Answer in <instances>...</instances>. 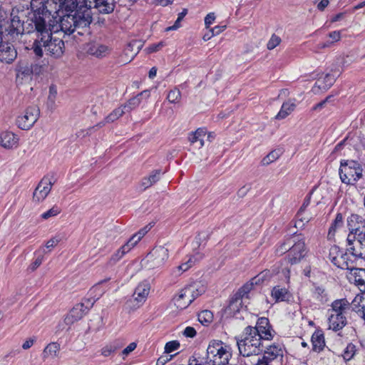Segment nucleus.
I'll return each instance as SVG.
<instances>
[{"label": "nucleus", "instance_id": "nucleus-35", "mask_svg": "<svg viewBox=\"0 0 365 365\" xmlns=\"http://www.w3.org/2000/svg\"><path fill=\"white\" fill-rule=\"evenodd\" d=\"M343 217L341 213L336 215L335 220L331 225L329 232H328V237L329 239H331L334 237L335 233L342 228L343 227Z\"/></svg>", "mask_w": 365, "mask_h": 365}, {"label": "nucleus", "instance_id": "nucleus-61", "mask_svg": "<svg viewBox=\"0 0 365 365\" xmlns=\"http://www.w3.org/2000/svg\"><path fill=\"white\" fill-rule=\"evenodd\" d=\"M272 327L269 324V319L266 317L259 318L256 324L255 327Z\"/></svg>", "mask_w": 365, "mask_h": 365}, {"label": "nucleus", "instance_id": "nucleus-27", "mask_svg": "<svg viewBox=\"0 0 365 365\" xmlns=\"http://www.w3.org/2000/svg\"><path fill=\"white\" fill-rule=\"evenodd\" d=\"M349 302L345 299L335 300L331 304V308L329 310L331 314H338L340 315H344L346 313V310L349 308Z\"/></svg>", "mask_w": 365, "mask_h": 365}, {"label": "nucleus", "instance_id": "nucleus-6", "mask_svg": "<svg viewBox=\"0 0 365 365\" xmlns=\"http://www.w3.org/2000/svg\"><path fill=\"white\" fill-rule=\"evenodd\" d=\"M237 346L240 354L243 356H250L253 355H258L263 351V344L260 337L252 334L247 327H245L242 337L237 340Z\"/></svg>", "mask_w": 365, "mask_h": 365}, {"label": "nucleus", "instance_id": "nucleus-25", "mask_svg": "<svg viewBox=\"0 0 365 365\" xmlns=\"http://www.w3.org/2000/svg\"><path fill=\"white\" fill-rule=\"evenodd\" d=\"M346 324V318L344 315L331 314L329 317V327L334 331L341 329Z\"/></svg>", "mask_w": 365, "mask_h": 365}, {"label": "nucleus", "instance_id": "nucleus-17", "mask_svg": "<svg viewBox=\"0 0 365 365\" xmlns=\"http://www.w3.org/2000/svg\"><path fill=\"white\" fill-rule=\"evenodd\" d=\"M83 9L87 7L91 11L93 7L102 14L111 13L115 7L114 0H83Z\"/></svg>", "mask_w": 365, "mask_h": 365}, {"label": "nucleus", "instance_id": "nucleus-55", "mask_svg": "<svg viewBox=\"0 0 365 365\" xmlns=\"http://www.w3.org/2000/svg\"><path fill=\"white\" fill-rule=\"evenodd\" d=\"M62 238L59 235H56L51 239H50L46 243V247L47 248H51L55 247L59 242H61Z\"/></svg>", "mask_w": 365, "mask_h": 365}, {"label": "nucleus", "instance_id": "nucleus-31", "mask_svg": "<svg viewBox=\"0 0 365 365\" xmlns=\"http://www.w3.org/2000/svg\"><path fill=\"white\" fill-rule=\"evenodd\" d=\"M160 178V170H155L153 171L148 177H145L141 180L140 186L145 190L156 183Z\"/></svg>", "mask_w": 365, "mask_h": 365}, {"label": "nucleus", "instance_id": "nucleus-36", "mask_svg": "<svg viewBox=\"0 0 365 365\" xmlns=\"http://www.w3.org/2000/svg\"><path fill=\"white\" fill-rule=\"evenodd\" d=\"M121 346V344L115 341L103 346L101 350V353L103 356L107 357L114 354L117 350L120 349Z\"/></svg>", "mask_w": 365, "mask_h": 365}, {"label": "nucleus", "instance_id": "nucleus-5", "mask_svg": "<svg viewBox=\"0 0 365 365\" xmlns=\"http://www.w3.org/2000/svg\"><path fill=\"white\" fill-rule=\"evenodd\" d=\"M205 289V285L197 282L187 285L173 297L174 304L178 309H184L202 294Z\"/></svg>", "mask_w": 365, "mask_h": 365}, {"label": "nucleus", "instance_id": "nucleus-54", "mask_svg": "<svg viewBox=\"0 0 365 365\" xmlns=\"http://www.w3.org/2000/svg\"><path fill=\"white\" fill-rule=\"evenodd\" d=\"M335 81V76L331 74H327L324 78V86H323L324 88H328L331 87Z\"/></svg>", "mask_w": 365, "mask_h": 365}, {"label": "nucleus", "instance_id": "nucleus-58", "mask_svg": "<svg viewBox=\"0 0 365 365\" xmlns=\"http://www.w3.org/2000/svg\"><path fill=\"white\" fill-rule=\"evenodd\" d=\"M293 242L292 241V242H286V243H284L282 244L277 250V252L279 254V255H282L283 253L286 252L287 251H289V248H291L292 246H290L291 243Z\"/></svg>", "mask_w": 365, "mask_h": 365}, {"label": "nucleus", "instance_id": "nucleus-47", "mask_svg": "<svg viewBox=\"0 0 365 365\" xmlns=\"http://www.w3.org/2000/svg\"><path fill=\"white\" fill-rule=\"evenodd\" d=\"M187 9H184L180 13L178 14V19L175 21L174 25L167 28V31L175 30L178 28H179L180 22L183 19V18L187 15Z\"/></svg>", "mask_w": 365, "mask_h": 365}, {"label": "nucleus", "instance_id": "nucleus-44", "mask_svg": "<svg viewBox=\"0 0 365 365\" xmlns=\"http://www.w3.org/2000/svg\"><path fill=\"white\" fill-rule=\"evenodd\" d=\"M279 157V152L273 150L270 152L267 156L262 159L263 165H269V163L275 161Z\"/></svg>", "mask_w": 365, "mask_h": 365}, {"label": "nucleus", "instance_id": "nucleus-34", "mask_svg": "<svg viewBox=\"0 0 365 365\" xmlns=\"http://www.w3.org/2000/svg\"><path fill=\"white\" fill-rule=\"evenodd\" d=\"M316 215L312 214L309 212L304 211V207H301L297 212V221L296 222L297 227L304 226L306 223L309 222Z\"/></svg>", "mask_w": 365, "mask_h": 365}, {"label": "nucleus", "instance_id": "nucleus-57", "mask_svg": "<svg viewBox=\"0 0 365 365\" xmlns=\"http://www.w3.org/2000/svg\"><path fill=\"white\" fill-rule=\"evenodd\" d=\"M188 365H209V363L204 361L202 359L192 357L189 359Z\"/></svg>", "mask_w": 365, "mask_h": 365}, {"label": "nucleus", "instance_id": "nucleus-38", "mask_svg": "<svg viewBox=\"0 0 365 365\" xmlns=\"http://www.w3.org/2000/svg\"><path fill=\"white\" fill-rule=\"evenodd\" d=\"M148 227L141 229L139 232L133 235L127 243L133 248L141 238L148 232Z\"/></svg>", "mask_w": 365, "mask_h": 365}, {"label": "nucleus", "instance_id": "nucleus-22", "mask_svg": "<svg viewBox=\"0 0 365 365\" xmlns=\"http://www.w3.org/2000/svg\"><path fill=\"white\" fill-rule=\"evenodd\" d=\"M0 143L5 148H16L19 143V138L12 132L4 131L0 134Z\"/></svg>", "mask_w": 365, "mask_h": 365}, {"label": "nucleus", "instance_id": "nucleus-42", "mask_svg": "<svg viewBox=\"0 0 365 365\" xmlns=\"http://www.w3.org/2000/svg\"><path fill=\"white\" fill-rule=\"evenodd\" d=\"M271 273L269 270H264L260 272L258 275L252 278V283L259 284L264 280H267L271 277Z\"/></svg>", "mask_w": 365, "mask_h": 365}, {"label": "nucleus", "instance_id": "nucleus-45", "mask_svg": "<svg viewBox=\"0 0 365 365\" xmlns=\"http://www.w3.org/2000/svg\"><path fill=\"white\" fill-rule=\"evenodd\" d=\"M355 351H356L355 346L352 344H348L344 351V354H343L344 359L346 361L350 360L355 354Z\"/></svg>", "mask_w": 365, "mask_h": 365}, {"label": "nucleus", "instance_id": "nucleus-51", "mask_svg": "<svg viewBox=\"0 0 365 365\" xmlns=\"http://www.w3.org/2000/svg\"><path fill=\"white\" fill-rule=\"evenodd\" d=\"M165 45V43L163 41H160L158 43L150 45L148 47L145 48V51L147 52V53L157 52L160 51L163 47H164Z\"/></svg>", "mask_w": 365, "mask_h": 365}, {"label": "nucleus", "instance_id": "nucleus-12", "mask_svg": "<svg viewBox=\"0 0 365 365\" xmlns=\"http://www.w3.org/2000/svg\"><path fill=\"white\" fill-rule=\"evenodd\" d=\"M94 302L95 300L91 302L90 299H87L86 302L76 304L65 317V323L68 325H71L81 319L93 305Z\"/></svg>", "mask_w": 365, "mask_h": 365}, {"label": "nucleus", "instance_id": "nucleus-2", "mask_svg": "<svg viewBox=\"0 0 365 365\" xmlns=\"http://www.w3.org/2000/svg\"><path fill=\"white\" fill-rule=\"evenodd\" d=\"M31 6L33 14L26 21H22L17 16L11 19L9 33L13 37H18L24 32L36 34V24L38 19H44V14H47L48 12H56L57 7L56 4L52 0L46 1L32 0Z\"/></svg>", "mask_w": 365, "mask_h": 365}, {"label": "nucleus", "instance_id": "nucleus-23", "mask_svg": "<svg viewBox=\"0 0 365 365\" xmlns=\"http://www.w3.org/2000/svg\"><path fill=\"white\" fill-rule=\"evenodd\" d=\"M271 297L274 302H289L292 298V294L287 288L277 285L272 288Z\"/></svg>", "mask_w": 365, "mask_h": 365}, {"label": "nucleus", "instance_id": "nucleus-11", "mask_svg": "<svg viewBox=\"0 0 365 365\" xmlns=\"http://www.w3.org/2000/svg\"><path fill=\"white\" fill-rule=\"evenodd\" d=\"M169 250L165 246H157L147 256L148 267L151 269L160 267L168 259Z\"/></svg>", "mask_w": 365, "mask_h": 365}, {"label": "nucleus", "instance_id": "nucleus-39", "mask_svg": "<svg viewBox=\"0 0 365 365\" xmlns=\"http://www.w3.org/2000/svg\"><path fill=\"white\" fill-rule=\"evenodd\" d=\"M56 96H57V90H56V87L53 86H50L49 94H48V100H47V106L51 110H54L56 107Z\"/></svg>", "mask_w": 365, "mask_h": 365}, {"label": "nucleus", "instance_id": "nucleus-30", "mask_svg": "<svg viewBox=\"0 0 365 365\" xmlns=\"http://www.w3.org/2000/svg\"><path fill=\"white\" fill-rule=\"evenodd\" d=\"M312 343L313 350L317 352L322 351L325 346V341L323 333L321 331H316L312 334Z\"/></svg>", "mask_w": 365, "mask_h": 365}, {"label": "nucleus", "instance_id": "nucleus-7", "mask_svg": "<svg viewBox=\"0 0 365 365\" xmlns=\"http://www.w3.org/2000/svg\"><path fill=\"white\" fill-rule=\"evenodd\" d=\"M231 357L227 346L220 341L213 340L207 348V360L213 365H227Z\"/></svg>", "mask_w": 365, "mask_h": 365}, {"label": "nucleus", "instance_id": "nucleus-50", "mask_svg": "<svg viewBox=\"0 0 365 365\" xmlns=\"http://www.w3.org/2000/svg\"><path fill=\"white\" fill-rule=\"evenodd\" d=\"M280 42L281 38L278 36L273 34L267 43V48L269 50H272L277 47L280 43Z\"/></svg>", "mask_w": 365, "mask_h": 365}, {"label": "nucleus", "instance_id": "nucleus-29", "mask_svg": "<svg viewBox=\"0 0 365 365\" xmlns=\"http://www.w3.org/2000/svg\"><path fill=\"white\" fill-rule=\"evenodd\" d=\"M133 248L128 244H125L119 248L110 258L108 262V266H113L117 263L126 253L129 252Z\"/></svg>", "mask_w": 365, "mask_h": 365}, {"label": "nucleus", "instance_id": "nucleus-64", "mask_svg": "<svg viewBox=\"0 0 365 365\" xmlns=\"http://www.w3.org/2000/svg\"><path fill=\"white\" fill-rule=\"evenodd\" d=\"M257 365H277L275 364H273L272 361H270L269 360L267 359L264 357H262V359H259L257 361Z\"/></svg>", "mask_w": 365, "mask_h": 365}, {"label": "nucleus", "instance_id": "nucleus-60", "mask_svg": "<svg viewBox=\"0 0 365 365\" xmlns=\"http://www.w3.org/2000/svg\"><path fill=\"white\" fill-rule=\"evenodd\" d=\"M215 19V16L214 13L208 14L205 18V25L207 29H208L210 25L214 22Z\"/></svg>", "mask_w": 365, "mask_h": 365}, {"label": "nucleus", "instance_id": "nucleus-43", "mask_svg": "<svg viewBox=\"0 0 365 365\" xmlns=\"http://www.w3.org/2000/svg\"><path fill=\"white\" fill-rule=\"evenodd\" d=\"M255 284L257 285L255 283H252V279L250 282L246 283L239 289L236 295L242 299L245 296H247V294L252 289V287Z\"/></svg>", "mask_w": 365, "mask_h": 365}, {"label": "nucleus", "instance_id": "nucleus-20", "mask_svg": "<svg viewBox=\"0 0 365 365\" xmlns=\"http://www.w3.org/2000/svg\"><path fill=\"white\" fill-rule=\"evenodd\" d=\"M247 327L250 330V333L252 331V334L260 337L262 341L264 340L271 341L275 335V331L272 327H253L247 326Z\"/></svg>", "mask_w": 365, "mask_h": 365}, {"label": "nucleus", "instance_id": "nucleus-49", "mask_svg": "<svg viewBox=\"0 0 365 365\" xmlns=\"http://www.w3.org/2000/svg\"><path fill=\"white\" fill-rule=\"evenodd\" d=\"M180 347V343L177 341H171L166 343L165 346V353L169 354L177 350Z\"/></svg>", "mask_w": 365, "mask_h": 365}, {"label": "nucleus", "instance_id": "nucleus-53", "mask_svg": "<svg viewBox=\"0 0 365 365\" xmlns=\"http://www.w3.org/2000/svg\"><path fill=\"white\" fill-rule=\"evenodd\" d=\"M342 252L337 246H332L329 250V258L333 263V258H337Z\"/></svg>", "mask_w": 365, "mask_h": 365}, {"label": "nucleus", "instance_id": "nucleus-13", "mask_svg": "<svg viewBox=\"0 0 365 365\" xmlns=\"http://www.w3.org/2000/svg\"><path fill=\"white\" fill-rule=\"evenodd\" d=\"M294 244L289 248V252L287 255V260L292 264H297L307 255V249L305 247V242L303 240H296L295 237L292 240Z\"/></svg>", "mask_w": 365, "mask_h": 365}, {"label": "nucleus", "instance_id": "nucleus-24", "mask_svg": "<svg viewBox=\"0 0 365 365\" xmlns=\"http://www.w3.org/2000/svg\"><path fill=\"white\" fill-rule=\"evenodd\" d=\"M87 53L96 58H103L110 53V49L106 45L92 43L88 45Z\"/></svg>", "mask_w": 365, "mask_h": 365}, {"label": "nucleus", "instance_id": "nucleus-48", "mask_svg": "<svg viewBox=\"0 0 365 365\" xmlns=\"http://www.w3.org/2000/svg\"><path fill=\"white\" fill-rule=\"evenodd\" d=\"M61 212V210L57 206H53L52 208H51L47 212L43 213L41 215V217L44 220H47L49 217L56 216L58 214Z\"/></svg>", "mask_w": 365, "mask_h": 365}, {"label": "nucleus", "instance_id": "nucleus-59", "mask_svg": "<svg viewBox=\"0 0 365 365\" xmlns=\"http://www.w3.org/2000/svg\"><path fill=\"white\" fill-rule=\"evenodd\" d=\"M137 347V344L135 342L130 343L126 348H125L122 351V355L123 356H128L130 352L134 351Z\"/></svg>", "mask_w": 365, "mask_h": 365}, {"label": "nucleus", "instance_id": "nucleus-21", "mask_svg": "<svg viewBox=\"0 0 365 365\" xmlns=\"http://www.w3.org/2000/svg\"><path fill=\"white\" fill-rule=\"evenodd\" d=\"M149 292L150 284L147 282H143L138 285L133 294L134 302H136L135 306L139 307L145 301Z\"/></svg>", "mask_w": 365, "mask_h": 365}, {"label": "nucleus", "instance_id": "nucleus-56", "mask_svg": "<svg viewBox=\"0 0 365 365\" xmlns=\"http://www.w3.org/2000/svg\"><path fill=\"white\" fill-rule=\"evenodd\" d=\"M31 71L29 68H28V67L21 68L19 70H18L16 77H17V78H23L24 77L29 76L31 75Z\"/></svg>", "mask_w": 365, "mask_h": 365}, {"label": "nucleus", "instance_id": "nucleus-10", "mask_svg": "<svg viewBox=\"0 0 365 365\" xmlns=\"http://www.w3.org/2000/svg\"><path fill=\"white\" fill-rule=\"evenodd\" d=\"M39 115V108L36 105L30 106L17 117L16 125L21 130H29L37 121Z\"/></svg>", "mask_w": 365, "mask_h": 365}, {"label": "nucleus", "instance_id": "nucleus-41", "mask_svg": "<svg viewBox=\"0 0 365 365\" xmlns=\"http://www.w3.org/2000/svg\"><path fill=\"white\" fill-rule=\"evenodd\" d=\"M212 319H213V314L209 310L202 311L198 314L199 322L204 325H207V324H210L212 321Z\"/></svg>", "mask_w": 365, "mask_h": 365}, {"label": "nucleus", "instance_id": "nucleus-63", "mask_svg": "<svg viewBox=\"0 0 365 365\" xmlns=\"http://www.w3.org/2000/svg\"><path fill=\"white\" fill-rule=\"evenodd\" d=\"M43 262V257L39 256L38 257L34 262L30 265L29 269L31 271L36 270L42 263Z\"/></svg>", "mask_w": 365, "mask_h": 365}, {"label": "nucleus", "instance_id": "nucleus-19", "mask_svg": "<svg viewBox=\"0 0 365 365\" xmlns=\"http://www.w3.org/2000/svg\"><path fill=\"white\" fill-rule=\"evenodd\" d=\"M142 45L137 41L129 43L125 48L120 61L123 63L130 62L140 50Z\"/></svg>", "mask_w": 365, "mask_h": 365}, {"label": "nucleus", "instance_id": "nucleus-15", "mask_svg": "<svg viewBox=\"0 0 365 365\" xmlns=\"http://www.w3.org/2000/svg\"><path fill=\"white\" fill-rule=\"evenodd\" d=\"M52 186L53 182L50 178H43L33 193V200L38 202L44 200L51 192Z\"/></svg>", "mask_w": 365, "mask_h": 365}, {"label": "nucleus", "instance_id": "nucleus-18", "mask_svg": "<svg viewBox=\"0 0 365 365\" xmlns=\"http://www.w3.org/2000/svg\"><path fill=\"white\" fill-rule=\"evenodd\" d=\"M17 56V52L13 45L8 42L0 43V61L6 63L13 62Z\"/></svg>", "mask_w": 365, "mask_h": 365}, {"label": "nucleus", "instance_id": "nucleus-28", "mask_svg": "<svg viewBox=\"0 0 365 365\" xmlns=\"http://www.w3.org/2000/svg\"><path fill=\"white\" fill-rule=\"evenodd\" d=\"M60 346L58 344L52 342L48 344L43 349L42 357L43 360L54 359L58 356Z\"/></svg>", "mask_w": 365, "mask_h": 365}, {"label": "nucleus", "instance_id": "nucleus-26", "mask_svg": "<svg viewBox=\"0 0 365 365\" xmlns=\"http://www.w3.org/2000/svg\"><path fill=\"white\" fill-rule=\"evenodd\" d=\"M206 136V130L204 128H198L189 135L190 143L196 148H201L204 145V138Z\"/></svg>", "mask_w": 365, "mask_h": 365}, {"label": "nucleus", "instance_id": "nucleus-9", "mask_svg": "<svg viewBox=\"0 0 365 365\" xmlns=\"http://www.w3.org/2000/svg\"><path fill=\"white\" fill-rule=\"evenodd\" d=\"M347 250L350 253L342 252L337 258H333V264L342 269H347L350 272L358 265V261L363 258L355 255V252L351 249L352 245L349 240V235L347 236Z\"/></svg>", "mask_w": 365, "mask_h": 365}, {"label": "nucleus", "instance_id": "nucleus-46", "mask_svg": "<svg viewBox=\"0 0 365 365\" xmlns=\"http://www.w3.org/2000/svg\"><path fill=\"white\" fill-rule=\"evenodd\" d=\"M180 96V91L178 89H173L168 93L167 98L170 103H175L178 102Z\"/></svg>", "mask_w": 365, "mask_h": 365}, {"label": "nucleus", "instance_id": "nucleus-3", "mask_svg": "<svg viewBox=\"0 0 365 365\" xmlns=\"http://www.w3.org/2000/svg\"><path fill=\"white\" fill-rule=\"evenodd\" d=\"M56 32L61 30L65 34L70 35L75 31L83 35L92 21V13L89 9L81 5L75 14H66L57 18Z\"/></svg>", "mask_w": 365, "mask_h": 365}, {"label": "nucleus", "instance_id": "nucleus-32", "mask_svg": "<svg viewBox=\"0 0 365 365\" xmlns=\"http://www.w3.org/2000/svg\"><path fill=\"white\" fill-rule=\"evenodd\" d=\"M125 113V110H123V108L120 106L113 110L109 115H108L105 119L98 123L96 126L98 127H103L106 123H110L116 120H118L120 117H121L124 113Z\"/></svg>", "mask_w": 365, "mask_h": 365}, {"label": "nucleus", "instance_id": "nucleus-40", "mask_svg": "<svg viewBox=\"0 0 365 365\" xmlns=\"http://www.w3.org/2000/svg\"><path fill=\"white\" fill-rule=\"evenodd\" d=\"M140 103V99L138 96L134 97L130 99L125 104L120 106L121 108H123V110L126 112H130V110L137 108Z\"/></svg>", "mask_w": 365, "mask_h": 365}, {"label": "nucleus", "instance_id": "nucleus-1", "mask_svg": "<svg viewBox=\"0 0 365 365\" xmlns=\"http://www.w3.org/2000/svg\"><path fill=\"white\" fill-rule=\"evenodd\" d=\"M54 12H48L44 19H38L36 24V38L32 50L38 57H42L43 50L54 58L61 57L65 51L64 41L61 33L56 32L58 21L52 16Z\"/></svg>", "mask_w": 365, "mask_h": 365}, {"label": "nucleus", "instance_id": "nucleus-16", "mask_svg": "<svg viewBox=\"0 0 365 365\" xmlns=\"http://www.w3.org/2000/svg\"><path fill=\"white\" fill-rule=\"evenodd\" d=\"M284 349L281 344H273L266 347L263 357L277 365H282Z\"/></svg>", "mask_w": 365, "mask_h": 365}, {"label": "nucleus", "instance_id": "nucleus-52", "mask_svg": "<svg viewBox=\"0 0 365 365\" xmlns=\"http://www.w3.org/2000/svg\"><path fill=\"white\" fill-rule=\"evenodd\" d=\"M242 304V298L236 295L235 299H232L230 303V309L232 311H239V308Z\"/></svg>", "mask_w": 365, "mask_h": 365}, {"label": "nucleus", "instance_id": "nucleus-8", "mask_svg": "<svg viewBox=\"0 0 365 365\" xmlns=\"http://www.w3.org/2000/svg\"><path fill=\"white\" fill-rule=\"evenodd\" d=\"M362 171L361 166L356 161L341 162L339 168L340 178L342 182L353 185L362 176Z\"/></svg>", "mask_w": 365, "mask_h": 365}, {"label": "nucleus", "instance_id": "nucleus-62", "mask_svg": "<svg viewBox=\"0 0 365 365\" xmlns=\"http://www.w3.org/2000/svg\"><path fill=\"white\" fill-rule=\"evenodd\" d=\"M183 334L187 337L193 338L196 335V331L192 327H187L183 331Z\"/></svg>", "mask_w": 365, "mask_h": 365}, {"label": "nucleus", "instance_id": "nucleus-4", "mask_svg": "<svg viewBox=\"0 0 365 365\" xmlns=\"http://www.w3.org/2000/svg\"><path fill=\"white\" fill-rule=\"evenodd\" d=\"M349 231V240L355 255L365 259V220L362 217L352 214L347 218Z\"/></svg>", "mask_w": 365, "mask_h": 365}, {"label": "nucleus", "instance_id": "nucleus-14", "mask_svg": "<svg viewBox=\"0 0 365 365\" xmlns=\"http://www.w3.org/2000/svg\"><path fill=\"white\" fill-rule=\"evenodd\" d=\"M52 1L56 3L57 6L56 13H53L52 15L56 20L57 18L60 16V13L63 14L64 11L68 14L75 13L81 5L85 4L83 0H59V2H57L56 0Z\"/></svg>", "mask_w": 365, "mask_h": 365}, {"label": "nucleus", "instance_id": "nucleus-33", "mask_svg": "<svg viewBox=\"0 0 365 365\" xmlns=\"http://www.w3.org/2000/svg\"><path fill=\"white\" fill-rule=\"evenodd\" d=\"M295 108L296 104L292 101L284 103L279 112L277 113L276 118L279 120L285 118L294 110Z\"/></svg>", "mask_w": 365, "mask_h": 365}, {"label": "nucleus", "instance_id": "nucleus-37", "mask_svg": "<svg viewBox=\"0 0 365 365\" xmlns=\"http://www.w3.org/2000/svg\"><path fill=\"white\" fill-rule=\"evenodd\" d=\"M148 227L141 229L139 232L133 235L127 243L133 248L141 238L148 232Z\"/></svg>", "mask_w": 365, "mask_h": 365}]
</instances>
